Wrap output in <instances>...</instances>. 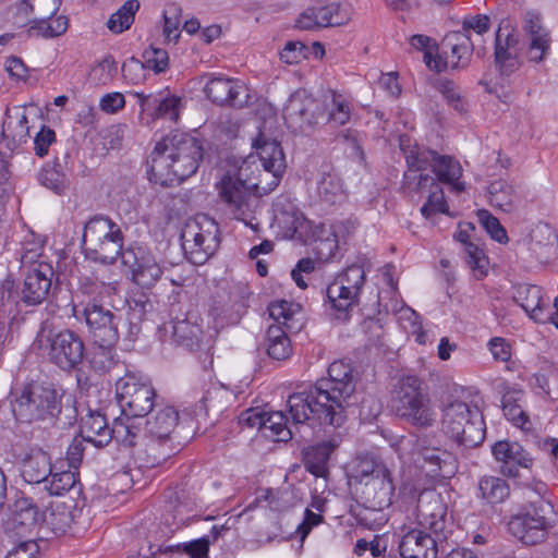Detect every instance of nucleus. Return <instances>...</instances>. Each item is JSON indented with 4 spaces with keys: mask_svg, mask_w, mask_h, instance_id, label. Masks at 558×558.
Segmentation results:
<instances>
[{
    "mask_svg": "<svg viewBox=\"0 0 558 558\" xmlns=\"http://www.w3.org/2000/svg\"><path fill=\"white\" fill-rule=\"evenodd\" d=\"M421 213L425 218H429L434 214H449V207L444 191L438 183L435 189L430 191L427 202L421 208Z\"/></svg>",
    "mask_w": 558,
    "mask_h": 558,
    "instance_id": "61",
    "label": "nucleus"
},
{
    "mask_svg": "<svg viewBox=\"0 0 558 558\" xmlns=\"http://www.w3.org/2000/svg\"><path fill=\"white\" fill-rule=\"evenodd\" d=\"M110 427L105 415L99 412H89L82 418L80 434L87 444L102 448L110 442Z\"/></svg>",
    "mask_w": 558,
    "mask_h": 558,
    "instance_id": "36",
    "label": "nucleus"
},
{
    "mask_svg": "<svg viewBox=\"0 0 558 558\" xmlns=\"http://www.w3.org/2000/svg\"><path fill=\"white\" fill-rule=\"evenodd\" d=\"M263 345L267 355L275 361L288 360L293 352L287 330L279 325H270L267 328Z\"/></svg>",
    "mask_w": 558,
    "mask_h": 558,
    "instance_id": "39",
    "label": "nucleus"
},
{
    "mask_svg": "<svg viewBox=\"0 0 558 558\" xmlns=\"http://www.w3.org/2000/svg\"><path fill=\"white\" fill-rule=\"evenodd\" d=\"M108 278L93 272L89 276H82L80 278V290L87 295H100L104 290L109 287Z\"/></svg>",
    "mask_w": 558,
    "mask_h": 558,
    "instance_id": "62",
    "label": "nucleus"
},
{
    "mask_svg": "<svg viewBox=\"0 0 558 558\" xmlns=\"http://www.w3.org/2000/svg\"><path fill=\"white\" fill-rule=\"evenodd\" d=\"M180 8L175 3L168 4L163 11V35L167 41L177 43L180 37Z\"/></svg>",
    "mask_w": 558,
    "mask_h": 558,
    "instance_id": "60",
    "label": "nucleus"
},
{
    "mask_svg": "<svg viewBox=\"0 0 558 558\" xmlns=\"http://www.w3.org/2000/svg\"><path fill=\"white\" fill-rule=\"evenodd\" d=\"M489 204L505 213H512L517 208L519 195L515 189L506 180L493 181L487 189Z\"/></svg>",
    "mask_w": 558,
    "mask_h": 558,
    "instance_id": "41",
    "label": "nucleus"
},
{
    "mask_svg": "<svg viewBox=\"0 0 558 558\" xmlns=\"http://www.w3.org/2000/svg\"><path fill=\"white\" fill-rule=\"evenodd\" d=\"M272 211L274 223L286 238H293L305 226L313 230L312 222L305 220L303 213L287 196L277 197L272 205Z\"/></svg>",
    "mask_w": 558,
    "mask_h": 558,
    "instance_id": "26",
    "label": "nucleus"
},
{
    "mask_svg": "<svg viewBox=\"0 0 558 558\" xmlns=\"http://www.w3.org/2000/svg\"><path fill=\"white\" fill-rule=\"evenodd\" d=\"M480 225L490 235V238L499 243L508 242V235L506 229L501 226L499 220L494 217L486 209H478L476 213Z\"/></svg>",
    "mask_w": 558,
    "mask_h": 558,
    "instance_id": "58",
    "label": "nucleus"
},
{
    "mask_svg": "<svg viewBox=\"0 0 558 558\" xmlns=\"http://www.w3.org/2000/svg\"><path fill=\"white\" fill-rule=\"evenodd\" d=\"M138 417L132 415H123L113 421L110 427V440L114 439L118 444L125 447H133L141 438L142 428L137 424Z\"/></svg>",
    "mask_w": 558,
    "mask_h": 558,
    "instance_id": "42",
    "label": "nucleus"
},
{
    "mask_svg": "<svg viewBox=\"0 0 558 558\" xmlns=\"http://www.w3.org/2000/svg\"><path fill=\"white\" fill-rule=\"evenodd\" d=\"M335 445L330 441H322L307 447L304 451L305 469L317 477H324L328 473V461Z\"/></svg>",
    "mask_w": 558,
    "mask_h": 558,
    "instance_id": "40",
    "label": "nucleus"
},
{
    "mask_svg": "<svg viewBox=\"0 0 558 558\" xmlns=\"http://www.w3.org/2000/svg\"><path fill=\"white\" fill-rule=\"evenodd\" d=\"M34 345L43 350L48 360L64 372L75 369L85 356L82 337L70 329L59 331L41 329Z\"/></svg>",
    "mask_w": 558,
    "mask_h": 558,
    "instance_id": "9",
    "label": "nucleus"
},
{
    "mask_svg": "<svg viewBox=\"0 0 558 558\" xmlns=\"http://www.w3.org/2000/svg\"><path fill=\"white\" fill-rule=\"evenodd\" d=\"M316 385L328 392L336 407L342 405L344 409L355 390L352 368L343 361L332 362L328 367V377L318 379Z\"/></svg>",
    "mask_w": 558,
    "mask_h": 558,
    "instance_id": "20",
    "label": "nucleus"
},
{
    "mask_svg": "<svg viewBox=\"0 0 558 558\" xmlns=\"http://www.w3.org/2000/svg\"><path fill=\"white\" fill-rule=\"evenodd\" d=\"M317 194L323 202L336 203L342 195V183L336 173L322 172L317 181Z\"/></svg>",
    "mask_w": 558,
    "mask_h": 558,
    "instance_id": "54",
    "label": "nucleus"
},
{
    "mask_svg": "<svg viewBox=\"0 0 558 558\" xmlns=\"http://www.w3.org/2000/svg\"><path fill=\"white\" fill-rule=\"evenodd\" d=\"M292 424L315 426L329 425L339 427L344 423L345 409L336 407L326 390L316 384L308 390L298 391L289 396L287 401Z\"/></svg>",
    "mask_w": 558,
    "mask_h": 558,
    "instance_id": "3",
    "label": "nucleus"
},
{
    "mask_svg": "<svg viewBox=\"0 0 558 558\" xmlns=\"http://www.w3.org/2000/svg\"><path fill=\"white\" fill-rule=\"evenodd\" d=\"M473 54V44L469 35L460 32L447 35L442 41L441 53L432 56L425 53L424 62L429 70L441 72L448 68L464 69L469 65Z\"/></svg>",
    "mask_w": 558,
    "mask_h": 558,
    "instance_id": "14",
    "label": "nucleus"
},
{
    "mask_svg": "<svg viewBox=\"0 0 558 558\" xmlns=\"http://www.w3.org/2000/svg\"><path fill=\"white\" fill-rule=\"evenodd\" d=\"M391 264H386V295H390V308L396 317L399 326L407 332H415L420 330V322L417 313L408 306L403 301L395 299L398 293L397 281L393 280Z\"/></svg>",
    "mask_w": 558,
    "mask_h": 558,
    "instance_id": "29",
    "label": "nucleus"
},
{
    "mask_svg": "<svg viewBox=\"0 0 558 558\" xmlns=\"http://www.w3.org/2000/svg\"><path fill=\"white\" fill-rule=\"evenodd\" d=\"M28 35L44 38H53L64 34L69 26L68 17L59 15L51 19H29Z\"/></svg>",
    "mask_w": 558,
    "mask_h": 558,
    "instance_id": "45",
    "label": "nucleus"
},
{
    "mask_svg": "<svg viewBox=\"0 0 558 558\" xmlns=\"http://www.w3.org/2000/svg\"><path fill=\"white\" fill-rule=\"evenodd\" d=\"M83 317L94 342L117 343L122 316L111 312L96 301L86 303Z\"/></svg>",
    "mask_w": 558,
    "mask_h": 558,
    "instance_id": "18",
    "label": "nucleus"
},
{
    "mask_svg": "<svg viewBox=\"0 0 558 558\" xmlns=\"http://www.w3.org/2000/svg\"><path fill=\"white\" fill-rule=\"evenodd\" d=\"M252 147L255 149L263 167L258 177L251 178L248 175L250 161L245 160L239 168L236 177L225 175L219 185V194L233 217L245 223L252 217V202H255L251 197V192L254 191L264 195L274 191L279 185L286 168L283 150L276 140H270L259 132L257 137L253 140Z\"/></svg>",
    "mask_w": 558,
    "mask_h": 558,
    "instance_id": "1",
    "label": "nucleus"
},
{
    "mask_svg": "<svg viewBox=\"0 0 558 558\" xmlns=\"http://www.w3.org/2000/svg\"><path fill=\"white\" fill-rule=\"evenodd\" d=\"M329 106L328 122L335 125H343L350 120V104L342 95L332 93Z\"/></svg>",
    "mask_w": 558,
    "mask_h": 558,
    "instance_id": "59",
    "label": "nucleus"
},
{
    "mask_svg": "<svg viewBox=\"0 0 558 558\" xmlns=\"http://www.w3.org/2000/svg\"><path fill=\"white\" fill-rule=\"evenodd\" d=\"M269 316L279 324H282L287 331L300 328L294 326L296 315H301V307L286 300L272 302L268 306Z\"/></svg>",
    "mask_w": 558,
    "mask_h": 558,
    "instance_id": "49",
    "label": "nucleus"
},
{
    "mask_svg": "<svg viewBox=\"0 0 558 558\" xmlns=\"http://www.w3.org/2000/svg\"><path fill=\"white\" fill-rule=\"evenodd\" d=\"M325 107L305 89L295 90L283 108V119L292 132L305 133L324 118Z\"/></svg>",
    "mask_w": 558,
    "mask_h": 558,
    "instance_id": "12",
    "label": "nucleus"
},
{
    "mask_svg": "<svg viewBox=\"0 0 558 558\" xmlns=\"http://www.w3.org/2000/svg\"><path fill=\"white\" fill-rule=\"evenodd\" d=\"M426 531L413 529L402 536L399 544V551L402 558H437V544L441 539V535Z\"/></svg>",
    "mask_w": 558,
    "mask_h": 558,
    "instance_id": "24",
    "label": "nucleus"
},
{
    "mask_svg": "<svg viewBox=\"0 0 558 558\" xmlns=\"http://www.w3.org/2000/svg\"><path fill=\"white\" fill-rule=\"evenodd\" d=\"M179 546L191 558H207L210 546V539L208 536H203L201 538L187 543H182Z\"/></svg>",
    "mask_w": 558,
    "mask_h": 558,
    "instance_id": "64",
    "label": "nucleus"
},
{
    "mask_svg": "<svg viewBox=\"0 0 558 558\" xmlns=\"http://www.w3.org/2000/svg\"><path fill=\"white\" fill-rule=\"evenodd\" d=\"M265 435L275 441H288L294 432L288 426V417L281 412H267L264 428Z\"/></svg>",
    "mask_w": 558,
    "mask_h": 558,
    "instance_id": "48",
    "label": "nucleus"
},
{
    "mask_svg": "<svg viewBox=\"0 0 558 558\" xmlns=\"http://www.w3.org/2000/svg\"><path fill=\"white\" fill-rule=\"evenodd\" d=\"M420 454L424 463L429 465L428 473L433 476L450 477L454 473V459L448 451L424 448Z\"/></svg>",
    "mask_w": 558,
    "mask_h": 558,
    "instance_id": "43",
    "label": "nucleus"
},
{
    "mask_svg": "<svg viewBox=\"0 0 558 558\" xmlns=\"http://www.w3.org/2000/svg\"><path fill=\"white\" fill-rule=\"evenodd\" d=\"M533 492L536 499L529 497V501L508 523L509 532L526 545H535L546 538L551 527L548 515L554 512L551 502L543 497L546 485L542 482L535 483Z\"/></svg>",
    "mask_w": 558,
    "mask_h": 558,
    "instance_id": "6",
    "label": "nucleus"
},
{
    "mask_svg": "<svg viewBox=\"0 0 558 558\" xmlns=\"http://www.w3.org/2000/svg\"><path fill=\"white\" fill-rule=\"evenodd\" d=\"M118 403L123 415L144 417L155 405L156 392L149 380L134 373H126L116 383Z\"/></svg>",
    "mask_w": 558,
    "mask_h": 558,
    "instance_id": "11",
    "label": "nucleus"
},
{
    "mask_svg": "<svg viewBox=\"0 0 558 558\" xmlns=\"http://www.w3.org/2000/svg\"><path fill=\"white\" fill-rule=\"evenodd\" d=\"M123 233L118 223L107 216L97 215L84 227L82 248L87 259L112 265L124 253Z\"/></svg>",
    "mask_w": 558,
    "mask_h": 558,
    "instance_id": "5",
    "label": "nucleus"
},
{
    "mask_svg": "<svg viewBox=\"0 0 558 558\" xmlns=\"http://www.w3.org/2000/svg\"><path fill=\"white\" fill-rule=\"evenodd\" d=\"M351 11L348 5L336 1L317 0L305 9L296 20V27L313 31L322 27L339 26L350 20Z\"/></svg>",
    "mask_w": 558,
    "mask_h": 558,
    "instance_id": "17",
    "label": "nucleus"
},
{
    "mask_svg": "<svg viewBox=\"0 0 558 558\" xmlns=\"http://www.w3.org/2000/svg\"><path fill=\"white\" fill-rule=\"evenodd\" d=\"M246 301L244 295L241 293L239 298L233 302L232 311L228 308H221L220 313H217V317L220 318L221 325H235L240 322L241 317L246 311Z\"/></svg>",
    "mask_w": 558,
    "mask_h": 558,
    "instance_id": "63",
    "label": "nucleus"
},
{
    "mask_svg": "<svg viewBox=\"0 0 558 558\" xmlns=\"http://www.w3.org/2000/svg\"><path fill=\"white\" fill-rule=\"evenodd\" d=\"M45 513L31 497H22L15 502L12 526L17 534L31 533L43 525Z\"/></svg>",
    "mask_w": 558,
    "mask_h": 558,
    "instance_id": "32",
    "label": "nucleus"
},
{
    "mask_svg": "<svg viewBox=\"0 0 558 558\" xmlns=\"http://www.w3.org/2000/svg\"><path fill=\"white\" fill-rule=\"evenodd\" d=\"M519 37L512 28L500 25L495 39V61L501 74H510L518 68Z\"/></svg>",
    "mask_w": 558,
    "mask_h": 558,
    "instance_id": "27",
    "label": "nucleus"
},
{
    "mask_svg": "<svg viewBox=\"0 0 558 558\" xmlns=\"http://www.w3.org/2000/svg\"><path fill=\"white\" fill-rule=\"evenodd\" d=\"M174 452L171 441L148 437L145 444L144 462L147 468H155L165 462Z\"/></svg>",
    "mask_w": 558,
    "mask_h": 558,
    "instance_id": "51",
    "label": "nucleus"
},
{
    "mask_svg": "<svg viewBox=\"0 0 558 558\" xmlns=\"http://www.w3.org/2000/svg\"><path fill=\"white\" fill-rule=\"evenodd\" d=\"M421 154L427 159V166L435 173L439 182L451 185L456 192L464 191V183L459 181L462 168L458 161L448 156H440L432 150H424Z\"/></svg>",
    "mask_w": 558,
    "mask_h": 558,
    "instance_id": "28",
    "label": "nucleus"
},
{
    "mask_svg": "<svg viewBox=\"0 0 558 558\" xmlns=\"http://www.w3.org/2000/svg\"><path fill=\"white\" fill-rule=\"evenodd\" d=\"M207 98L218 106L243 107L247 101V89L240 80L221 74L211 75L205 84Z\"/></svg>",
    "mask_w": 558,
    "mask_h": 558,
    "instance_id": "21",
    "label": "nucleus"
},
{
    "mask_svg": "<svg viewBox=\"0 0 558 558\" xmlns=\"http://www.w3.org/2000/svg\"><path fill=\"white\" fill-rule=\"evenodd\" d=\"M513 299L534 322L554 325L549 301L543 298L541 287L535 284H520L515 290Z\"/></svg>",
    "mask_w": 558,
    "mask_h": 558,
    "instance_id": "23",
    "label": "nucleus"
},
{
    "mask_svg": "<svg viewBox=\"0 0 558 558\" xmlns=\"http://www.w3.org/2000/svg\"><path fill=\"white\" fill-rule=\"evenodd\" d=\"M408 163V171L404 173L403 184L413 192H423L426 189L434 190L437 185L436 179L423 171L429 168L427 159L422 156L421 151L411 150L405 156Z\"/></svg>",
    "mask_w": 558,
    "mask_h": 558,
    "instance_id": "31",
    "label": "nucleus"
},
{
    "mask_svg": "<svg viewBox=\"0 0 558 558\" xmlns=\"http://www.w3.org/2000/svg\"><path fill=\"white\" fill-rule=\"evenodd\" d=\"M469 238L466 230H459L454 234V239L464 245L465 263L472 269L474 277L482 279L487 274L488 262L483 250L470 242Z\"/></svg>",
    "mask_w": 558,
    "mask_h": 558,
    "instance_id": "44",
    "label": "nucleus"
},
{
    "mask_svg": "<svg viewBox=\"0 0 558 558\" xmlns=\"http://www.w3.org/2000/svg\"><path fill=\"white\" fill-rule=\"evenodd\" d=\"M116 343L94 342L87 355L90 367L98 374L108 373L118 362Z\"/></svg>",
    "mask_w": 558,
    "mask_h": 558,
    "instance_id": "46",
    "label": "nucleus"
},
{
    "mask_svg": "<svg viewBox=\"0 0 558 558\" xmlns=\"http://www.w3.org/2000/svg\"><path fill=\"white\" fill-rule=\"evenodd\" d=\"M141 68L154 71L156 74L165 72L169 66V54L167 50L149 46L144 50Z\"/></svg>",
    "mask_w": 558,
    "mask_h": 558,
    "instance_id": "57",
    "label": "nucleus"
},
{
    "mask_svg": "<svg viewBox=\"0 0 558 558\" xmlns=\"http://www.w3.org/2000/svg\"><path fill=\"white\" fill-rule=\"evenodd\" d=\"M522 398L523 392L521 390H512L507 391L501 400L504 415L519 427H523L529 421L527 415L519 404Z\"/></svg>",
    "mask_w": 558,
    "mask_h": 558,
    "instance_id": "52",
    "label": "nucleus"
},
{
    "mask_svg": "<svg viewBox=\"0 0 558 558\" xmlns=\"http://www.w3.org/2000/svg\"><path fill=\"white\" fill-rule=\"evenodd\" d=\"M444 432L459 445L476 447L485 439V422L477 405L449 396L442 408Z\"/></svg>",
    "mask_w": 558,
    "mask_h": 558,
    "instance_id": "4",
    "label": "nucleus"
},
{
    "mask_svg": "<svg viewBox=\"0 0 558 558\" xmlns=\"http://www.w3.org/2000/svg\"><path fill=\"white\" fill-rule=\"evenodd\" d=\"M121 263L128 279L143 289L153 288L162 276L155 255L142 245L125 247Z\"/></svg>",
    "mask_w": 558,
    "mask_h": 558,
    "instance_id": "13",
    "label": "nucleus"
},
{
    "mask_svg": "<svg viewBox=\"0 0 558 558\" xmlns=\"http://www.w3.org/2000/svg\"><path fill=\"white\" fill-rule=\"evenodd\" d=\"M446 514L447 506L440 494L429 490L420 495L416 518L421 529L441 535L446 526Z\"/></svg>",
    "mask_w": 558,
    "mask_h": 558,
    "instance_id": "22",
    "label": "nucleus"
},
{
    "mask_svg": "<svg viewBox=\"0 0 558 558\" xmlns=\"http://www.w3.org/2000/svg\"><path fill=\"white\" fill-rule=\"evenodd\" d=\"M495 459L501 463L500 473L508 477L519 476V468L530 469L533 459L518 442L508 440L497 441L492 447Z\"/></svg>",
    "mask_w": 558,
    "mask_h": 558,
    "instance_id": "25",
    "label": "nucleus"
},
{
    "mask_svg": "<svg viewBox=\"0 0 558 558\" xmlns=\"http://www.w3.org/2000/svg\"><path fill=\"white\" fill-rule=\"evenodd\" d=\"M522 31L526 41V58L530 62L541 63L547 59L551 48L550 31L544 25L542 14L527 11L523 16Z\"/></svg>",
    "mask_w": 558,
    "mask_h": 558,
    "instance_id": "19",
    "label": "nucleus"
},
{
    "mask_svg": "<svg viewBox=\"0 0 558 558\" xmlns=\"http://www.w3.org/2000/svg\"><path fill=\"white\" fill-rule=\"evenodd\" d=\"M179 413L173 407L153 410L145 423V435L156 439L171 441L170 436L178 424Z\"/></svg>",
    "mask_w": 558,
    "mask_h": 558,
    "instance_id": "34",
    "label": "nucleus"
},
{
    "mask_svg": "<svg viewBox=\"0 0 558 558\" xmlns=\"http://www.w3.org/2000/svg\"><path fill=\"white\" fill-rule=\"evenodd\" d=\"M2 135L8 141L7 145L11 149L26 143L29 137V126L25 107L15 106L5 110Z\"/></svg>",
    "mask_w": 558,
    "mask_h": 558,
    "instance_id": "30",
    "label": "nucleus"
},
{
    "mask_svg": "<svg viewBox=\"0 0 558 558\" xmlns=\"http://www.w3.org/2000/svg\"><path fill=\"white\" fill-rule=\"evenodd\" d=\"M203 159V145L186 133H171L155 144L147 159L149 180L162 186L192 177Z\"/></svg>",
    "mask_w": 558,
    "mask_h": 558,
    "instance_id": "2",
    "label": "nucleus"
},
{
    "mask_svg": "<svg viewBox=\"0 0 558 558\" xmlns=\"http://www.w3.org/2000/svg\"><path fill=\"white\" fill-rule=\"evenodd\" d=\"M138 9L140 2L137 0H128L117 12L110 15L107 27L114 34L123 33L133 24Z\"/></svg>",
    "mask_w": 558,
    "mask_h": 558,
    "instance_id": "50",
    "label": "nucleus"
},
{
    "mask_svg": "<svg viewBox=\"0 0 558 558\" xmlns=\"http://www.w3.org/2000/svg\"><path fill=\"white\" fill-rule=\"evenodd\" d=\"M181 105L182 101L180 97L168 95L161 98L160 95H157L156 104L154 105L150 114L155 119H167L177 123L180 118Z\"/></svg>",
    "mask_w": 558,
    "mask_h": 558,
    "instance_id": "53",
    "label": "nucleus"
},
{
    "mask_svg": "<svg viewBox=\"0 0 558 558\" xmlns=\"http://www.w3.org/2000/svg\"><path fill=\"white\" fill-rule=\"evenodd\" d=\"M509 496L510 486L506 480L494 475H484L478 478L477 497L483 504L499 505L506 501Z\"/></svg>",
    "mask_w": 558,
    "mask_h": 558,
    "instance_id": "38",
    "label": "nucleus"
},
{
    "mask_svg": "<svg viewBox=\"0 0 558 558\" xmlns=\"http://www.w3.org/2000/svg\"><path fill=\"white\" fill-rule=\"evenodd\" d=\"M399 416L407 418L414 426L430 427L436 422L437 414L432 407L429 397L426 396L408 410H403Z\"/></svg>",
    "mask_w": 558,
    "mask_h": 558,
    "instance_id": "47",
    "label": "nucleus"
},
{
    "mask_svg": "<svg viewBox=\"0 0 558 558\" xmlns=\"http://www.w3.org/2000/svg\"><path fill=\"white\" fill-rule=\"evenodd\" d=\"M365 281V270L361 265H350L326 288V306L330 316L348 322L359 304L360 293Z\"/></svg>",
    "mask_w": 558,
    "mask_h": 558,
    "instance_id": "8",
    "label": "nucleus"
},
{
    "mask_svg": "<svg viewBox=\"0 0 558 558\" xmlns=\"http://www.w3.org/2000/svg\"><path fill=\"white\" fill-rule=\"evenodd\" d=\"M219 229L207 215L189 219L181 231V244L187 260L194 265L205 264L219 247Z\"/></svg>",
    "mask_w": 558,
    "mask_h": 558,
    "instance_id": "10",
    "label": "nucleus"
},
{
    "mask_svg": "<svg viewBox=\"0 0 558 558\" xmlns=\"http://www.w3.org/2000/svg\"><path fill=\"white\" fill-rule=\"evenodd\" d=\"M39 257L35 252H26L22 255V264H29L22 289V301L29 306L43 303L51 289L53 268L44 260H35Z\"/></svg>",
    "mask_w": 558,
    "mask_h": 558,
    "instance_id": "15",
    "label": "nucleus"
},
{
    "mask_svg": "<svg viewBox=\"0 0 558 558\" xmlns=\"http://www.w3.org/2000/svg\"><path fill=\"white\" fill-rule=\"evenodd\" d=\"M44 513L45 521L43 525H46L54 533H64L71 525V513L63 506H57L56 508L46 507Z\"/></svg>",
    "mask_w": 558,
    "mask_h": 558,
    "instance_id": "56",
    "label": "nucleus"
},
{
    "mask_svg": "<svg viewBox=\"0 0 558 558\" xmlns=\"http://www.w3.org/2000/svg\"><path fill=\"white\" fill-rule=\"evenodd\" d=\"M50 457L43 450H31L21 463V476L28 484H47L51 474Z\"/></svg>",
    "mask_w": 558,
    "mask_h": 558,
    "instance_id": "33",
    "label": "nucleus"
},
{
    "mask_svg": "<svg viewBox=\"0 0 558 558\" xmlns=\"http://www.w3.org/2000/svg\"><path fill=\"white\" fill-rule=\"evenodd\" d=\"M45 484L44 488L48 492L49 496H60L64 493L74 489L77 483V474L74 471L68 470L62 472L52 473Z\"/></svg>",
    "mask_w": 558,
    "mask_h": 558,
    "instance_id": "55",
    "label": "nucleus"
},
{
    "mask_svg": "<svg viewBox=\"0 0 558 558\" xmlns=\"http://www.w3.org/2000/svg\"><path fill=\"white\" fill-rule=\"evenodd\" d=\"M11 410L21 423L53 422L61 413V398L56 389L29 384L12 393Z\"/></svg>",
    "mask_w": 558,
    "mask_h": 558,
    "instance_id": "7",
    "label": "nucleus"
},
{
    "mask_svg": "<svg viewBox=\"0 0 558 558\" xmlns=\"http://www.w3.org/2000/svg\"><path fill=\"white\" fill-rule=\"evenodd\" d=\"M201 317L196 313H189L184 319L172 322V337L174 342L189 349L198 345L202 336Z\"/></svg>",
    "mask_w": 558,
    "mask_h": 558,
    "instance_id": "37",
    "label": "nucleus"
},
{
    "mask_svg": "<svg viewBox=\"0 0 558 558\" xmlns=\"http://www.w3.org/2000/svg\"><path fill=\"white\" fill-rule=\"evenodd\" d=\"M356 221L345 219L332 225L319 222L313 226L311 235L315 243V252L322 260H329L336 256L340 243H345L355 232Z\"/></svg>",
    "mask_w": 558,
    "mask_h": 558,
    "instance_id": "16",
    "label": "nucleus"
},
{
    "mask_svg": "<svg viewBox=\"0 0 558 558\" xmlns=\"http://www.w3.org/2000/svg\"><path fill=\"white\" fill-rule=\"evenodd\" d=\"M61 5V0H22L15 5L14 23L25 25L29 19H51Z\"/></svg>",
    "mask_w": 558,
    "mask_h": 558,
    "instance_id": "35",
    "label": "nucleus"
}]
</instances>
